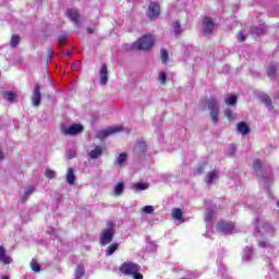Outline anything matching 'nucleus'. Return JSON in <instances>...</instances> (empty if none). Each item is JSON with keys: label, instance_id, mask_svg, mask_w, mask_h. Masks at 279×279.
I'll use <instances>...</instances> for the list:
<instances>
[{"label": "nucleus", "instance_id": "1", "mask_svg": "<svg viewBox=\"0 0 279 279\" xmlns=\"http://www.w3.org/2000/svg\"><path fill=\"white\" fill-rule=\"evenodd\" d=\"M120 274L123 276H132L133 279H143V274H141V266L136 263L124 262L119 267Z\"/></svg>", "mask_w": 279, "mask_h": 279}, {"label": "nucleus", "instance_id": "2", "mask_svg": "<svg viewBox=\"0 0 279 279\" xmlns=\"http://www.w3.org/2000/svg\"><path fill=\"white\" fill-rule=\"evenodd\" d=\"M106 226L107 228L102 229L100 233V245H109V243H112V240L114 239V222L109 220Z\"/></svg>", "mask_w": 279, "mask_h": 279}, {"label": "nucleus", "instance_id": "3", "mask_svg": "<svg viewBox=\"0 0 279 279\" xmlns=\"http://www.w3.org/2000/svg\"><path fill=\"white\" fill-rule=\"evenodd\" d=\"M154 47V37L151 35H144L132 46V49L137 51H149Z\"/></svg>", "mask_w": 279, "mask_h": 279}, {"label": "nucleus", "instance_id": "4", "mask_svg": "<svg viewBox=\"0 0 279 279\" xmlns=\"http://www.w3.org/2000/svg\"><path fill=\"white\" fill-rule=\"evenodd\" d=\"M207 106L210 110L213 123H219V101H217L215 97L210 96L209 100H207Z\"/></svg>", "mask_w": 279, "mask_h": 279}, {"label": "nucleus", "instance_id": "5", "mask_svg": "<svg viewBox=\"0 0 279 279\" xmlns=\"http://www.w3.org/2000/svg\"><path fill=\"white\" fill-rule=\"evenodd\" d=\"M61 132L63 136H77L78 134H82V132H84V125L72 124L68 128H62Z\"/></svg>", "mask_w": 279, "mask_h": 279}, {"label": "nucleus", "instance_id": "6", "mask_svg": "<svg viewBox=\"0 0 279 279\" xmlns=\"http://www.w3.org/2000/svg\"><path fill=\"white\" fill-rule=\"evenodd\" d=\"M147 16L150 21H156L160 16V3L150 2L147 10Z\"/></svg>", "mask_w": 279, "mask_h": 279}, {"label": "nucleus", "instance_id": "7", "mask_svg": "<svg viewBox=\"0 0 279 279\" xmlns=\"http://www.w3.org/2000/svg\"><path fill=\"white\" fill-rule=\"evenodd\" d=\"M218 232L221 234H232L234 232V222L220 220L217 226Z\"/></svg>", "mask_w": 279, "mask_h": 279}, {"label": "nucleus", "instance_id": "8", "mask_svg": "<svg viewBox=\"0 0 279 279\" xmlns=\"http://www.w3.org/2000/svg\"><path fill=\"white\" fill-rule=\"evenodd\" d=\"M203 27L205 36L213 34V32H215V21L208 16H205L203 19Z\"/></svg>", "mask_w": 279, "mask_h": 279}, {"label": "nucleus", "instance_id": "9", "mask_svg": "<svg viewBox=\"0 0 279 279\" xmlns=\"http://www.w3.org/2000/svg\"><path fill=\"white\" fill-rule=\"evenodd\" d=\"M40 101H43V94L40 93V84H36L33 90L32 104L35 107L40 106Z\"/></svg>", "mask_w": 279, "mask_h": 279}, {"label": "nucleus", "instance_id": "10", "mask_svg": "<svg viewBox=\"0 0 279 279\" xmlns=\"http://www.w3.org/2000/svg\"><path fill=\"white\" fill-rule=\"evenodd\" d=\"M119 132H123V126H113L107 130L100 131V136L102 138H108L111 134H119Z\"/></svg>", "mask_w": 279, "mask_h": 279}, {"label": "nucleus", "instance_id": "11", "mask_svg": "<svg viewBox=\"0 0 279 279\" xmlns=\"http://www.w3.org/2000/svg\"><path fill=\"white\" fill-rule=\"evenodd\" d=\"M65 16L68 19H70V21L72 23H75V25H77V23H80V13L76 10L68 9L65 11Z\"/></svg>", "mask_w": 279, "mask_h": 279}, {"label": "nucleus", "instance_id": "12", "mask_svg": "<svg viewBox=\"0 0 279 279\" xmlns=\"http://www.w3.org/2000/svg\"><path fill=\"white\" fill-rule=\"evenodd\" d=\"M0 263H3V265H10L12 263V257L8 256V252L3 245H0Z\"/></svg>", "mask_w": 279, "mask_h": 279}, {"label": "nucleus", "instance_id": "13", "mask_svg": "<svg viewBox=\"0 0 279 279\" xmlns=\"http://www.w3.org/2000/svg\"><path fill=\"white\" fill-rule=\"evenodd\" d=\"M100 84L106 86L108 84V65L102 64L100 68Z\"/></svg>", "mask_w": 279, "mask_h": 279}, {"label": "nucleus", "instance_id": "14", "mask_svg": "<svg viewBox=\"0 0 279 279\" xmlns=\"http://www.w3.org/2000/svg\"><path fill=\"white\" fill-rule=\"evenodd\" d=\"M104 155V148L100 146H95L94 149L88 154L92 160H97L100 156Z\"/></svg>", "mask_w": 279, "mask_h": 279}, {"label": "nucleus", "instance_id": "15", "mask_svg": "<svg viewBox=\"0 0 279 279\" xmlns=\"http://www.w3.org/2000/svg\"><path fill=\"white\" fill-rule=\"evenodd\" d=\"M236 130L243 136H247V134H250V125H247L245 122H239L236 124Z\"/></svg>", "mask_w": 279, "mask_h": 279}, {"label": "nucleus", "instance_id": "16", "mask_svg": "<svg viewBox=\"0 0 279 279\" xmlns=\"http://www.w3.org/2000/svg\"><path fill=\"white\" fill-rule=\"evenodd\" d=\"M262 228L266 234H270V236H274L276 234V228H274V225L271 222H263Z\"/></svg>", "mask_w": 279, "mask_h": 279}, {"label": "nucleus", "instance_id": "17", "mask_svg": "<svg viewBox=\"0 0 279 279\" xmlns=\"http://www.w3.org/2000/svg\"><path fill=\"white\" fill-rule=\"evenodd\" d=\"M66 182L68 184H70V186H73V184H75V170H73V168L68 169Z\"/></svg>", "mask_w": 279, "mask_h": 279}, {"label": "nucleus", "instance_id": "18", "mask_svg": "<svg viewBox=\"0 0 279 279\" xmlns=\"http://www.w3.org/2000/svg\"><path fill=\"white\" fill-rule=\"evenodd\" d=\"M250 34H252V36H263V34H265V28L263 26H252L250 29Z\"/></svg>", "mask_w": 279, "mask_h": 279}, {"label": "nucleus", "instance_id": "19", "mask_svg": "<svg viewBox=\"0 0 279 279\" xmlns=\"http://www.w3.org/2000/svg\"><path fill=\"white\" fill-rule=\"evenodd\" d=\"M119 250V243L114 242L105 250V256H112Z\"/></svg>", "mask_w": 279, "mask_h": 279}, {"label": "nucleus", "instance_id": "20", "mask_svg": "<svg viewBox=\"0 0 279 279\" xmlns=\"http://www.w3.org/2000/svg\"><path fill=\"white\" fill-rule=\"evenodd\" d=\"M266 73L270 80H274L278 73V66H276V64H270L266 70Z\"/></svg>", "mask_w": 279, "mask_h": 279}, {"label": "nucleus", "instance_id": "21", "mask_svg": "<svg viewBox=\"0 0 279 279\" xmlns=\"http://www.w3.org/2000/svg\"><path fill=\"white\" fill-rule=\"evenodd\" d=\"M236 101H239V97L234 94L229 95L226 99H225V104L227 106H236Z\"/></svg>", "mask_w": 279, "mask_h": 279}, {"label": "nucleus", "instance_id": "22", "mask_svg": "<svg viewBox=\"0 0 279 279\" xmlns=\"http://www.w3.org/2000/svg\"><path fill=\"white\" fill-rule=\"evenodd\" d=\"M259 99H260V101H263V104H265V106L267 107V108H274L272 107V101H271V97H269L267 94H262L260 96H259Z\"/></svg>", "mask_w": 279, "mask_h": 279}, {"label": "nucleus", "instance_id": "23", "mask_svg": "<svg viewBox=\"0 0 279 279\" xmlns=\"http://www.w3.org/2000/svg\"><path fill=\"white\" fill-rule=\"evenodd\" d=\"M217 171L213 170L206 175L205 182L206 184L210 185L215 182V180H217Z\"/></svg>", "mask_w": 279, "mask_h": 279}, {"label": "nucleus", "instance_id": "24", "mask_svg": "<svg viewBox=\"0 0 279 279\" xmlns=\"http://www.w3.org/2000/svg\"><path fill=\"white\" fill-rule=\"evenodd\" d=\"M29 267L32 269V271H34L35 274H40V263H38V259L33 258L31 260Z\"/></svg>", "mask_w": 279, "mask_h": 279}, {"label": "nucleus", "instance_id": "25", "mask_svg": "<svg viewBox=\"0 0 279 279\" xmlns=\"http://www.w3.org/2000/svg\"><path fill=\"white\" fill-rule=\"evenodd\" d=\"M182 217H183L182 209L180 208L172 209V219L184 222V219Z\"/></svg>", "mask_w": 279, "mask_h": 279}, {"label": "nucleus", "instance_id": "26", "mask_svg": "<svg viewBox=\"0 0 279 279\" xmlns=\"http://www.w3.org/2000/svg\"><path fill=\"white\" fill-rule=\"evenodd\" d=\"M123 189H125V183L119 182L113 189V195H123Z\"/></svg>", "mask_w": 279, "mask_h": 279}, {"label": "nucleus", "instance_id": "27", "mask_svg": "<svg viewBox=\"0 0 279 279\" xmlns=\"http://www.w3.org/2000/svg\"><path fill=\"white\" fill-rule=\"evenodd\" d=\"M135 149L140 154H145V151H147V144L145 142H137L135 145Z\"/></svg>", "mask_w": 279, "mask_h": 279}, {"label": "nucleus", "instance_id": "28", "mask_svg": "<svg viewBox=\"0 0 279 279\" xmlns=\"http://www.w3.org/2000/svg\"><path fill=\"white\" fill-rule=\"evenodd\" d=\"M2 97L7 101H14V99H16V94H14V92H3Z\"/></svg>", "mask_w": 279, "mask_h": 279}, {"label": "nucleus", "instance_id": "29", "mask_svg": "<svg viewBox=\"0 0 279 279\" xmlns=\"http://www.w3.org/2000/svg\"><path fill=\"white\" fill-rule=\"evenodd\" d=\"M128 161V154L121 153L117 158V163L119 167H123V163Z\"/></svg>", "mask_w": 279, "mask_h": 279}, {"label": "nucleus", "instance_id": "30", "mask_svg": "<svg viewBox=\"0 0 279 279\" xmlns=\"http://www.w3.org/2000/svg\"><path fill=\"white\" fill-rule=\"evenodd\" d=\"M134 191H147V189H149V184L148 183H136L133 185Z\"/></svg>", "mask_w": 279, "mask_h": 279}, {"label": "nucleus", "instance_id": "31", "mask_svg": "<svg viewBox=\"0 0 279 279\" xmlns=\"http://www.w3.org/2000/svg\"><path fill=\"white\" fill-rule=\"evenodd\" d=\"M86 274V270L84 269V265H78L75 269V278H83V276Z\"/></svg>", "mask_w": 279, "mask_h": 279}, {"label": "nucleus", "instance_id": "32", "mask_svg": "<svg viewBox=\"0 0 279 279\" xmlns=\"http://www.w3.org/2000/svg\"><path fill=\"white\" fill-rule=\"evenodd\" d=\"M20 43H21V37L19 35H12L10 40V45L12 49H14L15 47H19Z\"/></svg>", "mask_w": 279, "mask_h": 279}, {"label": "nucleus", "instance_id": "33", "mask_svg": "<svg viewBox=\"0 0 279 279\" xmlns=\"http://www.w3.org/2000/svg\"><path fill=\"white\" fill-rule=\"evenodd\" d=\"M160 56L162 64H167L169 62V52L166 49H161Z\"/></svg>", "mask_w": 279, "mask_h": 279}, {"label": "nucleus", "instance_id": "34", "mask_svg": "<svg viewBox=\"0 0 279 279\" xmlns=\"http://www.w3.org/2000/svg\"><path fill=\"white\" fill-rule=\"evenodd\" d=\"M34 191H35L34 185H31L27 187V190L25 191V194H24V198L22 199L23 204H25V201L27 199V197H29L32 195V193H34Z\"/></svg>", "mask_w": 279, "mask_h": 279}, {"label": "nucleus", "instance_id": "35", "mask_svg": "<svg viewBox=\"0 0 279 279\" xmlns=\"http://www.w3.org/2000/svg\"><path fill=\"white\" fill-rule=\"evenodd\" d=\"M253 169L255 171H260V169H263V161H260V159H255L253 161Z\"/></svg>", "mask_w": 279, "mask_h": 279}, {"label": "nucleus", "instance_id": "36", "mask_svg": "<svg viewBox=\"0 0 279 279\" xmlns=\"http://www.w3.org/2000/svg\"><path fill=\"white\" fill-rule=\"evenodd\" d=\"M46 178H48V180H54L56 178V171L51 170V169H47L45 172Z\"/></svg>", "mask_w": 279, "mask_h": 279}, {"label": "nucleus", "instance_id": "37", "mask_svg": "<svg viewBox=\"0 0 279 279\" xmlns=\"http://www.w3.org/2000/svg\"><path fill=\"white\" fill-rule=\"evenodd\" d=\"M58 41L60 47H64V45H66V35H59Z\"/></svg>", "mask_w": 279, "mask_h": 279}, {"label": "nucleus", "instance_id": "38", "mask_svg": "<svg viewBox=\"0 0 279 279\" xmlns=\"http://www.w3.org/2000/svg\"><path fill=\"white\" fill-rule=\"evenodd\" d=\"M143 213H146V215H151L154 213V206L151 205H146L145 207L142 208Z\"/></svg>", "mask_w": 279, "mask_h": 279}, {"label": "nucleus", "instance_id": "39", "mask_svg": "<svg viewBox=\"0 0 279 279\" xmlns=\"http://www.w3.org/2000/svg\"><path fill=\"white\" fill-rule=\"evenodd\" d=\"M181 32H182V27L180 25V22H175L174 23V34H175V36H179V34H181Z\"/></svg>", "mask_w": 279, "mask_h": 279}, {"label": "nucleus", "instance_id": "40", "mask_svg": "<svg viewBox=\"0 0 279 279\" xmlns=\"http://www.w3.org/2000/svg\"><path fill=\"white\" fill-rule=\"evenodd\" d=\"M159 81H160V84H167V73L159 72Z\"/></svg>", "mask_w": 279, "mask_h": 279}, {"label": "nucleus", "instance_id": "41", "mask_svg": "<svg viewBox=\"0 0 279 279\" xmlns=\"http://www.w3.org/2000/svg\"><path fill=\"white\" fill-rule=\"evenodd\" d=\"M232 114H234L233 111H232V109H226V110H225V117H226V119H228L229 121H232Z\"/></svg>", "mask_w": 279, "mask_h": 279}, {"label": "nucleus", "instance_id": "42", "mask_svg": "<svg viewBox=\"0 0 279 279\" xmlns=\"http://www.w3.org/2000/svg\"><path fill=\"white\" fill-rule=\"evenodd\" d=\"M245 38H247V36L243 33V31H240L238 33V40H239V43H244Z\"/></svg>", "mask_w": 279, "mask_h": 279}, {"label": "nucleus", "instance_id": "43", "mask_svg": "<svg viewBox=\"0 0 279 279\" xmlns=\"http://www.w3.org/2000/svg\"><path fill=\"white\" fill-rule=\"evenodd\" d=\"M53 47H50L49 49H48V58L46 59V62H47V64H49V60H51V58H53Z\"/></svg>", "mask_w": 279, "mask_h": 279}, {"label": "nucleus", "instance_id": "44", "mask_svg": "<svg viewBox=\"0 0 279 279\" xmlns=\"http://www.w3.org/2000/svg\"><path fill=\"white\" fill-rule=\"evenodd\" d=\"M196 173H198L201 175H202V173H204V166L203 165L197 168Z\"/></svg>", "mask_w": 279, "mask_h": 279}, {"label": "nucleus", "instance_id": "45", "mask_svg": "<svg viewBox=\"0 0 279 279\" xmlns=\"http://www.w3.org/2000/svg\"><path fill=\"white\" fill-rule=\"evenodd\" d=\"M259 247H267V242L266 241H260L258 242Z\"/></svg>", "mask_w": 279, "mask_h": 279}, {"label": "nucleus", "instance_id": "46", "mask_svg": "<svg viewBox=\"0 0 279 279\" xmlns=\"http://www.w3.org/2000/svg\"><path fill=\"white\" fill-rule=\"evenodd\" d=\"M87 34H95V27H88Z\"/></svg>", "mask_w": 279, "mask_h": 279}, {"label": "nucleus", "instance_id": "47", "mask_svg": "<svg viewBox=\"0 0 279 279\" xmlns=\"http://www.w3.org/2000/svg\"><path fill=\"white\" fill-rule=\"evenodd\" d=\"M4 156H3V151L0 148V160H3Z\"/></svg>", "mask_w": 279, "mask_h": 279}, {"label": "nucleus", "instance_id": "48", "mask_svg": "<svg viewBox=\"0 0 279 279\" xmlns=\"http://www.w3.org/2000/svg\"><path fill=\"white\" fill-rule=\"evenodd\" d=\"M68 56H69V58H71L72 56H73V51H68Z\"/></svg>", "mask_w": 279, "mask_h": 279}, {"label": "nucleus", "instance_id": "49", "mask_svg": "<svg viewBox=\"0 0 279 279\" xmlns=\"http://www.w3.org/2000/svg\"><path fill=\"white\" fill-rule=\"evenodd\" d=\"M2 279H10V277H8V276H3V277H2Z\"/></svg>", "mask_w": 279, "mask_h": 279}]
</instances>
